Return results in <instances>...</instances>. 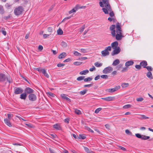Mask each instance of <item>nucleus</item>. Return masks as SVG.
Returning <instances> with one entry per match:
<instances>
[{"label": "nucleus", "instance_id": "nucleus-64", "mask_svg": "<svg viewBox=\"0 0 153 153\" xmlns=\"http://www.w3.org/2000/svg\"><path fill=\"white\" fill-rule=\"evenodd\" d=\"M38 49L40 51H42L43 49V47L41 45H39L38 47Z\"/></svg>", "mask_w": 153, "mask_h": 153}, {"label": "nucleus", "instance_id": "nucleus-4", "mask_svg": "<svg viewBox=\"0 0 153 153\" xmlns=\"http://www.w3.org/2000/svg\"><path fill=\"white\" fill-rule=\"evenodd\" d=\"M23 11V8L22 6H19L16 8L14 10V13L16 15L21 14Z\"/></svg>", "mask_w": 153, "mask_h": 153}, {"label": "nucleus", "instance_id": "nucleus-6", "mask_svg": "<svg viewBox=\"0 0 153 153\" xmlns=\"http://www.w3.org/2000/svg\"><path fill=\"white\" fill-rule=\"evenodd\" d=\"M28 97L29 100L31 102L35 101L37 100V97L36 95L33 93L29 94Z\"/></svg>", "mask_w": 153, "mask_h": 153}, {"label": "nucleus", "instance_id": "nucleus-5", "mask_svg": "<svg viewBox=\"0 0 153 153\" xmlns=\"http://www.w3.org/2000/svg\"><path fill=\"white\" fill-rule=\"evenodd\" d=\"M111 47L110 46H108L104 50L101 52V53L103 56H104L108 55L109 54V53L108 51H111Z\"/></svg>", "mask_w": 153, "mask_h": 153}, {"label": "nucleus", "instance_id": "nucleus-57", "mask_svg": "<svg viewBox=\"0 0 153 153\" xmlns=\"http://www.w3.org/2000/svg\"><path fill=\"white\" fill-rule=\"evenodd\" d=\"M135 67L138 70H140L141 68V66L140 65H136L135 66Z\"/></svg>", "mask_w": 153, "mask_h": 153}, {"label": "nucleus", "instance_id": "nucleus-31", "mask_svg": "<svg viewBox=\"0 0 153 153\" xmlns=\"http://www.w3.org/2000/svg\"><path fill=\"white\" fill-rule=\"evenodd\" d=\"M74 110V112L76 114L78 115L80 114H81V112L80 110L76 108H75Z\"/></svg>", "mask_w": 153, "mask_h": 153}, {"label": "nucleus", "instance_id": "nucleus-53", "mask_svg": "<svg viewBox=\"0 0 153 153\" xmlns=\"http://www.w3.org/2000/svg\"><path fill=\"white\" fill-rule=\"evenodd\" d=\"M85 25H83L80 29L79 31L80 32H82L84 30L85 28Z\"/></svg>", "mask_w": 153, "mask_h": 153}, {"label": "nucleus", "instance_id": "nucleus-17", "mask_svg": "<svg viewBox=\"0 0 153 153\" xmlns=\"http://www.w3.org/2000/svg\"><path fill=\"white\" fill-rule=\"evenodd\" d=\"M118 45V42L117 41H115L112 43L111 45L113 48L115 49L117 47Z\"/></svg>", "mask_w": 153, "mask_h": 153}, {"label": "nucleus", "instance_id": "nucleus-49", "mask_svg": "<svg viewBox=\"0 0 153 153\" xmlns=\"http://www.w3.org/2000/svg\"><path fill=\"white\" fill-rule=\"evenodd\" d=\"M128 70V68L126 67H124L122 69L121 71V72H124L127 71Z\"/></svg>", "mask_w": 153, "mask_h": 153}, {"label": "nucleus", "instance_id": "nucleus-58", "mask_svg": "<svg viewBox=\"0 0 153 153\" xmlns=\"http://www.w3.org/2000/svg\"><path fill=\"white\" fill-rule=\"evenodd\" d=\"M5 6L8 9H10L11 8V5L7 3L6 4Z\"/></svg>", "mask_w": 153, "mask_h": 153}, {"label": "nucleus", "instance_id": "nucleus-56", "mask_svg": "<svg viewBox=\"0 0 153 153\" xmlns=\"http://www.w3.org/2000/svg\"><path fill=\"white\" fill-rule=\"evenodd\" d=\"M101 77L103 79H107L108 78V76L106 75H101Z\"/></svg>", "mask_w": 153, "mask_h": 153}, {"label": "nucleus", "instance_id": "nucleus-45", "mask_svg": "<svg viewBox=\"0 0 153 153\" xmlns=\"http://www.w3.org/2000/svg\"><path fill=\"white\" fill-rule=\"evenodd\" d=\"M74 54L76 56H81V54L78 52L76 51H75L74 52Z\"/></svg>", "mask_w": 153, "mask_h": 153}, {"label": "nucleus", "instance_id": "nucleus-40", "mask_svg": "<svg viewBox=\"0 0 153 153\" xmlns=\"http://www.w3.org/2000/svg\"><path fill=\"white\" fill-rule=\"evenodd\" d=\"M4 30V29L2 28L0 30V32H1L5 36L6 35L7 33L6 31H5Z\"/></svg>", "mask_w": 153, "mask_h": 153}, {"label": "nucleus", "instance_id": "nucleus-39", "mask_svg": "<svg viewBox=\"0 0 153 153\" xmlns=\"http://www.w3.org/2000/svg\"><path fill=\"white\" fill-rule=\"evenodd\" d=\"M141 116V117L140 118L141 120H143V119H148L149 118V117H147L144 115H142Z\"/></svg>", "mask_w": 153, "mask_h": 153}, {"label": "nucleus", "instance_id": "nucleus-9", "mask_svg": "<svg viewBox=\"0 0 153 153\" xmlns=\"http://www.w3.org/2000/svg\"><path fill=\"white\" fill-rule=\"evenodd\" d=\"M115 25H112L110 27V30L111 31V33L112 36H115L116 31L115 30Z\"/></svg>", "mask_w": 153, "mask_h": 153}, {"label": "nucleus", "instance_id": "nucleus-38", "mask_svg": "<svg viewBox=\"0 0 153 153\" xmlns=\"http://www.w3.org/2000/svg\"><path fill=\"white\" fill-rule=\"evenodd\" d=\"M61 45L62 47H63L64 48L66 47L67 46V43H66V42H65L63 41H62L61 42Z\"/></svg>", "mask_w": 153, "mask_h": 153}, {"label": "nucleus", "instance_id": "nucleus-3", "mask_svg": "<svg viewBox=\"0 0 153 153\" xmlns=\"http://www.w3.org/2000/svg\"><path fill=\"white\" fill-rule=\"evenodd\" d=\"M7 80L10 83L12 82V79L10 77H8L3 73H0V82H4Z\"/></svg>", "mask_w": 153, "mask_h": 153}, {"label": "nucleus", "instance_id": "nucleus-32", "mask_svg": "<svg viewBox=\"0 0 153 153\" xmlns=\"http://www.w3.org/2000/svg\"><path fill=\"white\" fill-rule=\"evenodd\" d=\"M125 132L127 135L132 136V133L128 129H126L125 131Z\"/></svg>", "mask_w": 153, "mask_h": 153}, {"label": "nucleus", "instance_id": "nucleus-50", "mask_svg": "<svg viewBox=\"0 0 153 153\" xmlns=\"http://www.w3.org/2000/svg\"><path fill=\"white\" fill-rule=\"evenodd\" d=\"M145 68H146L149 72L152 71V68L151 66L146 67Z\"/></svg>", "mask_w": 153, "mask_h": 153}, {"label": "nucleus", "instance_id": "nucleus-16", "mask_svg": "<svg viewBox=\"0 0 153 153\" xmlns=\"http://www.w3.org/2000/svg\"><path fill=\"white\" fill-rule=\"evenodd\" d=\"M67 56V54L65 52H63L61 53L58 56V58L59 59H62L64 58Z\"/></svg>", "mask_w": 153, "mask_h": 153}, {"label": "nucleus", "instance_id": "nucleus-62", "mask_svg": "<svg viewBox=\"0 0 153 153\" xmlns=\"http://www.w3.org/2000/svg\"><path fill=\"white\" fill-rule=\"evenodd\" d=\"M50 34H51V33L50 34H44L43 35V38L44 39H46V38H47V37L48 36H49Z\"/></svg>", "mask_w": 153, "mask_h": 153}, {"label": "nucleus", "instance_id": "nucleus-35", "mask_svg": "<svg viewBox=\"0 0 153 153\" xmlns=\"http://www.w3.org/2000/svg\"><path fill=\"white\" fill-rule=\"evenodd\" d=\"M92 79V78L91 77H88L84 79V81L85 82H87L88 81H91Z\"/></svg>", "mask_w": 153, "mask_h": 153}, {"label": "nucleus", "instance_id": "nucleus-60", "mask_svg": "<svg viewBox=\"0 0 153 153\" xmlns=\"http://www.w3.org/2000/svg\"><path fill=\"white\" fill-rule=\"evenodd\" d=\"M65 65V64L63 63H59L57 64V66L58 67H60L63 66Z\"/></svg>", "mask_w": 153, "mask_h": 153}, {"label": "nucleus", "instance_id": "nucleus-12", "mask_svg": "<svg viewBox=\"0 0 153 153\" xmlns=\"http://www.w3.org/2000/svg\"><path fill=\"white\" fill-rule=\"evenodd\" d=\"M120 51V47H117V48L115 49L111 53V55L114 56L115 54L119 53Z\"/></svg>", "mask_w": 153, "mask_h": 153}, {"label": "nucleus", "instance_id": "nucleus-26", "mask_svg": "<svg viewBox=\"0 0 153 153\" xmlns=\"http://www.w3.org/2000/svg\"><path fill=\"white\" fill-rule=\"evenodd\" d=\"M42 73L46 77L48 78L49 77V76L47 74L45 69H44V70H43Z\"/></svg>", "mask_w": 153, "mask_h": 153}, {"label": "nucleus", "instance_id": "nucleus-21", "mask_svg": "<svg viewBox=\"0 0 153 153\" xmlns=\"http://www.w3.org/2000/svg\"><path fill=\"white\" fill-rule=\"evenodd\" d=\"M4 121L5 123L9 126L11 127L12 126V125H11L9 120L6 118L4 119Z\"/></svg>", "mask_w": 153, "mask_h": 153}, {"label": "nucleus", "instance_id": "nucleus-20", "mask_svg": "<svg viewBox=\"0 0 153 153\" xmlns=\"http://www.w3.org/2000/svg\"><path fill=\"white\" fill-rule=\"evenodd\" d=\"M140 65L141 66L143 67L144 68H145L147 65V62L146 61H142L140 63Z\"/></svg>", "mask_w": 153, "mask_h": 153}, {"label": "nucleus", "instance_id": "nucleus-42", "mask_svg": "<svg viewBox=\"0 0 153 153\" xmlns=\"http://www.w3.org/2000/svg\"><path fill=\"white\" fill-rule=\"evenodd\" d=\"M85 78L84 76H79L77 78L76 80L78 81H81L83 79H84V78Z\"/></svg>", "mask_w": 153, "mask_h": 153}, {"label": "nucleus", "instance_id": "nucleus-7", "mask_svg": "<svg viewBox=\"0 0 153 153\" xmlns=\"http://www.w3.org/2000/svg\"><path fill=\"white\" fill-rule=\"evenodd\" d=\"M113 70V68L112 67L108 66L105 68L102 71V72L105 74H108L112 71Z\"/></svg>", "mask_w": 153, "mask_h": 153}, {"label": "nucleus", "instance_id": "nucleus-15", "mask_svg": "<svg viewBox=\"0 0 153 153\" xmlns=\"http://www.w3.org/2000/svg\"><path fill=\"white\" fill-rule=\"evenodd\" d=\"M60 96L63 99L65 100L71 102V99L68 98L66 94H62L60 95Z\"/></svg>", "mask_w": 153, "mask_h": 153}, {"label": "nucleus", "instance_id": "nucleus-63", "mask_svg": "<svg viewBox=\"0 0 153 153\" xmlns=\"http://www.w3.org/2000/svg\"><path fill=\"white\" fill-rule=\"evenodd\" d=\"M95 70V68L94 67V66H93L92 68H90L89 69V71H92L94 70Z\"/></svg>", "mask_w": 153, "mask_h": 153}, {"label": "nucleus", "instance_id": "nucleus-51", "mask_svg": "<svg viewBox=\"0 0 153 153\" xmlns=\"http://www.w3.org/2000/svg\"><path fill=\"white\" fill-rule=\"evenodd\" d=\"M25 125H26L27 127L29 128H33V126L32 124L30 123L27 124L25 123Z\"/></svg>", "mask_w": 153, "mask_h": 153}, {"label": "nucleus", "instance_id": "nucleus-41", "mask_svg": "<svg viewBox=\"0 0 153 153\" xmlns=\"http://www.w3.org/2000/svg\"><path fill=\"white\" fill-rule=\"evenodd\" d=\"M102 109V108H97L95 111V113L96 114H98L99 112L101 111Z\"/></svg>", "mask_w": 153, "mask_h": 153}, {"label": "nucleus", "instance_id": "nucleus-29", "mask_svg": "<svg viewBox=\"0 0 153 153\" xmlns=\"http://www.w3.org/2000/svg\"><path fill=\"white\" fill-rule=\"evenodd\" d=\"M57 34L59 35H62L63 33V31L62 30L59 28L57 31Z\"/></svg>", "mask_w": 153, "mask_h": 153}, {"label": "nucleus", "instance_id": "nucleus-33", "mask_svg": "<svg viewBox=\"0 0 153 153\" xmlns=\"http://www.w3.org/2000/svg\"><path fill=\"white\" fill-rule=\"evenodd\" d=\"M146 76L148 78L151 79L152 78V74L151 72H149L147 73L146 74Z\"/></svg>", "mask_w": 153, "mask_h": 153}, {"label": "nucleus", "instance_id": "nucleus-30", "mask_svg": "<svg viewBox=\"0 0 153 153\" xmlns=\"http://www.w3.org/2000/svg\"><path fill=\"white\" fill-rule=\"evenodd\" d=\"M150 138L149 136H147L142 135L141 139L143 140H146Z\"/></svg>", "mask_w": 153, "mask_h": 153}, {"label": "nucleus", "instance_id": "nucleus-22", "mask_svg": "<svg viewBox=\"0 0 153 153\" xmlns=\"http://www.w3.org/2000/svg\"><path fill=\"white\" fill-rule=\"evenodd\" d=\"M120 61L119 59H116L112 63V65L113 66H116L120 63Z\"/></svg>", "mask_w": 153, "mask_h": 153}, {"label": "nucleus", "instance_id": "nucleus-47", "mask_svg": "<svg viewBox=\"0 0 153 153\" xmlns=\"http://www.w3.org/2000/svg\"><path fill=\"white\" fill-rule=\"evenodd\" d=\"M87 91V90H85L83 91H81L80 92V94L82 95H84L86 93Z\"/></svg>", "mask_w": 153, "mask_h": 153}, {"label": "nucleus", "instance_id": "nucleus-36", "mask_svg": "<svg viewBox=\"0 0 153 153\" xmlns=\"http://www.w3.org/2000/svg\"><path fill=\"white\" fill-rule=\"evenodd\" d=\"M123 66V65L121 64H118L115 68V69H117V70H118L120 69Z\"/></svg>", "mask_w": 153, "mask_h": 153}, {"label": "nucleus", "instance_id": "nucleus-2", "mask_svg": "<svg viewBox=\"0 0 153 153\" xmlns=\"http://www.w3.org/2000/svg\"><path fill=\"white\" fill-rule=\"evenodd\" d=\"M116 34L115 33V36H113V37H115L116 39L118 40H120L123 37L122 34V30L120 27V25L119 23H117L116 26Z\"/></svg>", "mask_w": 153, "mask_h": 153}, {"label": "nucleus", "instance_id": "nucleus-61", "mask_svg": "<svg viewBox=\"0 0 153 153\" xmlns=\"http://www.w3.org/2000/svg\"><path fill=\"white\" fill-rule=\"evenodd\" d=\"M71 17H72V16H68V17H66V18H65L62 21V22H64L66 20L69 19H70Z\"/></svg>", "mask_w": 153, "mask_h": 153}, {"label": "nucleus", "instance_id": "nucleus-1", "mask_svg": "<svg viewBox=\"0 0 153 153\" xmlns=\"http://www.w3.org/2000/svg\"><path fill=\"white\" fill-rule=\"evenodd\" d=\"M99 4L101 7H105V8H103L102 9L105 14H108V12L111 11V8L109 3L108 0H102V1H100Z\"/></svg>", "mask_w": 153, "mask_h": 153}, {"label": "nucleus", "instance_id": "nucleus-14", "mask_svg": "<svg viewBox=\"0 0 153 153\" xmlns=\"http://www.w3.org/2000/svg\"><path fill=\"white\" fill-rule=\"evenodd\" d=\"M102 99L107 101H111L115 100V97H106L102 98Z\"/></svg>", "mask_w": 153, "mask_h": 153}, {"label": "nucleus", "instance_id": "nucleus-11", "mask_svg": "<svg viewBox=\"0 0 153 153\" xmlns=\"http://www.w3.org/2000/svg\"><path fill=\"white\" fill-rule=\"evenodd\" d=\"M25 91L26 94H29L33 93L34 92L33 89L29 87H27L25 89Z\"/></svg>", "mask_w": 153, "mask_h": 153}, {"label": "nucleus", "instance_id": "nucleus-25", "mask_svg": "<svg viewBox=\"0 0 153 153\" xmlns=\"http://www.w3.org/2000/svg\"><path fill=\"white\" fill-rule=\"evenodd\" d=\"M53 127L57 130H60L61 129V127H60V125L58 124H55L53 126Z\"/></svg>", "mask_w": 153, "mask_h": 153}, {"label": "nucleus", "instance_id": "nucleus-8", "mask_svg": "<svg viewBox=\"0 0 153 153\" xmlns=\"http://www.w3.org/2000/svg\"><path fill=\"white\" fill-rule=\"evenodd\" d=\"M23 90V89L20 87H18L15 89L14 90V93L16 94H18L22 93Z\"/></svg>", "mask_w": 153, "mask_h": 153}, {"label": "nucleus", "instance_id": "nucleus-44", "mask_svg": "<svg viewBox=\"0 0 153 153\" xmlns=\"http://www.w3.org/2000/svg\"><path fill=\"white\" fill-rule=\"evenodd\" d=\"M131 106V105L130 104H127L124 105L123 107V108L125 109H127L130 108Z\"/></svg>", "mask_w": 153, "mask_h": 153}, {"label": "nucleus", "instance_id": "nucleus-48", "mask_svg": "<svg viewBox=\"0 0 153 153\" xmlns=\"http://www.w3.org/2000/svg\"><path fill=\"white\" fill-rule=\"evenodd\" d=\"M48 32L51 33L53 31V29L52 27H49L48 28Z\"/></svg>", "mask_w": 153, "mask_h": 153}, {"label": "nucleus", "instance_id": "nucleus-24", "mask_svg": "<svg viewBox=\"0 0 153 153\" xmlns=\"http://www.w3.org/2000/svg\"><path fill=\"white\" fill-rule=\"evenodd\" d=\"M84 148L85 152L88 153H92L93 152L91 149H89L86 147H84Z\"/></svg>", "mask_w": 153, "mask_h": 153}, {"label": "nucleus", "instance_id": "nucleus-10", "mask_svg": "<svg viewBox=\"0 0 153 153\" xmlns=\"http://www.w3.org/2000/svg\"><path fill=\"white\" fill-rule=\"evenodd\" d=\"M82 8V7H79V5L78 4H77L76 6L74 8L69 12V14H71L72 13H75L76 12V10H77L78 9Z\"/></svg>", "mask_w": 153, "mask_h": 153}, {"label": "nucleus", "instance_id": "nucleus-59", "mask_svg": "<svg viewBox=\"0 0 153 153\" xmlns=\"http://www.w3.org/2000/svg\"><path fill=\"white\" fill-rule=\"evenodd\" d=\"M109 15L111 17H113L114 15V14L113 12L112 11V10L111 9V11H109Z\"/></svg>", "mask_w": 153, "mask_h": 153}, {"label": "nucleus", "instance_id": "nucleus-52", "mask_svg": "<svg viewBox=\"0 0 153 153\" xmlns=\"http://www.w3.org/2000/svg\"><path fill=\"white\" fill-rule=\"evenodd\" d=\"M36 70L38 71L39 72H42V73L43 70H44V69H42L41 68H36Z\"/></svg>", "mask_w": 153, "mask_h": 153}, {"label": "nucleus", "instance_id": "nucleus-37", "mask_svg": "<svg viewBox=\"0 0 153 153\" xmlns=\"http://www.w3.org/2000/svg\"><path fill=\"white\" fill-rule=\"evenodd\" d=\"M129 85L128 83H123L121 85L122 87L123 88H126L128 87Z\"/></svg>", "mask_w": 153, "mask_h": 153}, {"label": "nucleus", "instance_id": "nucleus-34", "mask_svg": "<svg viewBox=\"0 0 153 153\" xmlns=\"http://www.w3.org/2000/svg\"><path fill=\"white\" fill-rule=\"evenodd\" d=\"M4 13V9L3 6L0 5V13L2 14Z\"/></svg>", "mask_w": 153, "mask_h": 153}, {"label": "nucleus", "instance_id": "nucleus-54", "mask_svg": "<svg viewBox=\"0 0 153 153\" xmlns=\"http://www.w3.org/2000/svg\"><path fill=\"white\" fill-rule=\"evenodd\" d=\"M143 99L141 97L139 98H137L136 99V100L138 102H141L143 100Z\"/></svg>", "mask_w": 153, "mask_h": 153}, {"label": "nucleus", "instance_id": "nucleus-23", "mask_svg": "<svg viewBox=\"0 0 153 153\" xmlns=\"http://www.w3.org/2000/svg\"><path fill=\"white\" fill-rule=\"evenodd\" d=\"M89 72V71L88 70H85L80 72L79 73L80 75H85Z\"/></svg>", "mask_w": 153, "mask_h": 153}, {"label": "nucleus", "instance_id": "nucleus-46", "mask_svg": "<svg viewBox=\"0 0 153 153\" xmlns=\"http://www.w3.org/2000/svg\"><path fill=\"white\" fill-rule=\"evenodd\" d=\"M48 95L52 97H54L55 94L51 92H48L47 93Z\"/></svg>", "mask_w": 153, "mask_h": 153}, {"label": "nucleus", "instance_id": "nucleus-13", "mask_svg": "<svg viewBox=\"0 0 153 153\" xmlns=\"http://www.w3.org/2000/svg\"><path fill=\"white\" fill-rule=\"evenodd\" d=\"M120 88V85L116 86L114 88L109 89L108 90V91L110 92H113L117 91Z\"/></svg>", "mask_w": 153, "mask_h": 153}, {"label": "nucleus", "instance_id": "nucleus-27", "mask_svg": "<svg viewBox=\"0 0 153 153\" xmlns=\"http://www.w3.org/2000/svg\"><path fill=\"white\" fill-rule=\"evenodd\" d=\"M94 65L97 67H100L102 65V64L97 62L94 63Z\"/></svg>", "mask_w": 153, "mask_h": 153}, {"label": "nucleus", "instance_id": "nucleus-19", "mask_svg": "<svg viewBox=\"0 0 153 153\" xmlns=\"http://www.w3.org/2000/svg\"><path fill=\"white\" fill-rule=\"evenodd\" d=\"M134 63V62L132 61H129L126 62L125 63V66L126 67H128L132 65Z\"/></svg>", "mask_w": 153, "mask_h": 153}, {"label": "nucleus", "instance_id": "nucleus-55", "mask_svg": "<svg viewBox=\"0 0 153 153\" xmlns=\"http://www.w3.org/2000/svg\"><path fill=\"white\" fill-rule=\"evenodd\" d=\"M13 116V114H7V117L8 118V120H10L11 119V117Z\"/></svg>", "mask_w": 153, "mask_h": 153}, {"label": "nucleus", "instance_id": "nucleus-18", "mask_svg": "<svg viewBox=\"0 0 153 153\" xmlns=\"http://www.w3.org/2000/svg\"><path fill=\"white\" fill-rule=\"evenodd\" d=\"M27 97V94L25 92L22 94L20 95V98L21 99L25 100Z\"/></svg>", "mask_w": 153, "mask_h": 153}, {"label": "nucleus", "instance_id": "nucleus-43", "mask_svg": "<svg viewBox=\"0 0 153 153\" xmlns=\"http://www.w3.org/2000/svg\"><path fill=\"white\" fill-rule=\"evenodd\" d=\"M135 135L137 138L141 139L142 135H141L139 133H137Z\"/></svg>", "mask_w": 153, "mask_h": 153}, {"label": "nucleus", "instance_id": "nucleus-28", "mask_svg": "<svg viewBox=\"0 0 153 153\" xmlns=\"http://www.w3.org/2000/svg\"><path fill=\"white\" fill-rule=\"evenodd\" d=\"M86 138V137L85 135L83 134H79V136L78 137V138L79 139H82V140H84Z\"/></svg>", "mask_w": 153, "mask_h": 153}]
</instances>
